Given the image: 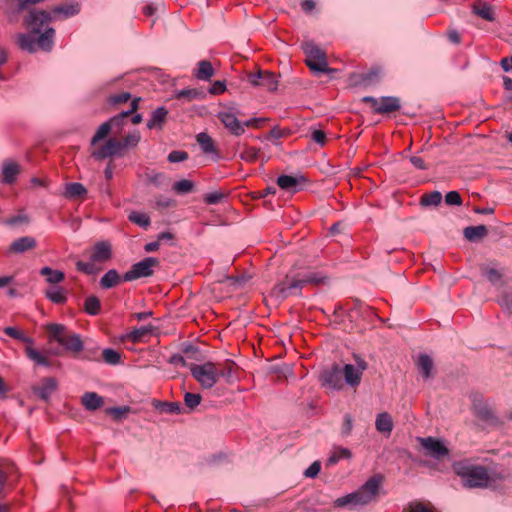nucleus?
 Segmentation results:
<instances>
[{"label":"nucleus","instance_id":"obj_1","mask_svg":"<svg viewBox=\"0 0 512 512\" xmlns=\"http://www.w3.org/2000/svg\"><path fill=\"white\" fill-rule=\"evenodd\" d=\"M52 11L31 10L24 22L30 29V33H22L18 35L17 43L19 47L29 53H33L38 49L50 51L54 44L55 30L48 27L52 21Z\"/></svg>","mask_w":512,"mask_h":512},{"label":"nucleus","instance_id":"obj_2","mask_svg":"<svg viewBox=\"0 0 512 512\" xmlns=\"http://www.w3.org/2000/svg\"><path fill=\"white\" fill-rule=\"evenodd\" d=\"M381 485V479L372 477L367 480L357 491L339 497L334 501L337 508L356 507L370 504L376 500Z\"/></svg>","mask_w":512,"mask_h":512},{"label":"nucleus","instance_id":"obj_3","mask_svg":"<svg viewBox=\"0 0 512 512\" xmlns=\"http://www.w3.org/2000/svg\"><path fill=\"white\" fill-rule=\"evenodd\" d=\"M48 334V341L57 342L66 352L75 355L83 351L84 344L79 334L69 332L63 324L50 323L45 326Z\"/></svg>","mask_w":512,"mask_h":512},{"label":"nucleus","instance_id":"obj_4","mask_svg":"<svg viewBox=\"0 0 512 512\" xmlns=\"http://www.w3.org/2000/svg\"><path fill=\"white\" fill-rule=\"evenodd\" d=\"M454 470L461 477L465 487L486 488L491 483L488 470L483 466L458 462L454 465Z\"/></svg>","mask_w":512,"mask_h":512},{"label":"nucleus","instance_id":"obj_5","mask_svg":"<svg viewBox=\"0 0 512 512\" xmlns=\"http://www.w3.org/2000/svg\"><path fill=\"white\" fill-rule=\"evenodd\" d=\"M191 375L204 389L212 388L220 377L217 365L207 361L201 365L191 364L189 366Z\"/></svg>","mask_w":512,"mask_h":512},{"label":"nucleus","instance_id":"obj_6","mask_svg":"<svg viewBox=\"0 0 512 512\" xmlns=\"http://www.w3.org/2000/svg\"><path fill=\"white\" fill-rule=\"evenodd\" d=\"M306 55L307 66L315 72L325 73L329 71L325 52L313 42H305L302 45Z\"/></svg>","mask_w":512,"mask_h":512},{"label":"nucleus","instance_id":"obj_7","mask_svg":"<svg viewBox=\"0 0 512 512\" xmlns=\"http://www.w3.org/2000/svg\"><path fill=\"white\" fill-rule=\"evenodd\" d=\"M159 260L155 257H146L143 260L133 264L123 275V281L130 282L140 278H146L153 275V268L159 266Z\"/></svg>","mask_w":512,"mask_h":512},{"label":"nucleus","instance_id":"obj_8","mask_svg":"<svg viewBox=\"0 0 512 512\" xmlns=\"http://www.w3.org/2000/svg\"><path fill=\"white\" fill-rule=\"evenodd\" d=\"M301 290L302 287L297 273L290 272L274 286L272 294L279 299H285L292 295H300Z\"/></svg>","mask_w":512,"mask_h":512},{"label":"nucleus","instance_id":"obj_9","mask_svg":"<svg viewBox=\"0 0 512 512\" xmlns=\"http://www.w3.org/2000/svg\"><path fill=\"white\" fill-rule=\"evenodd\" d=\"M417 440L424 449L425 454L432 458L442 459L449 454L448 448L444 445V443L441 440L437 438L419 437Z\"/></svg>","mask_w":512,"mask_h":512},{"label":"nucleus","instance_id":"obj_10","mask_svg":"<svg viewBox=\"0 0 512 512\" xmlns=\"http://www.w3.org/2000/svg\"><path fill=\"white\" fill-rule=\"evenodd\" d=\"M248 81L251 85L264 87L270 92L276 91L278 87L277 76L270 71L259 70L256 73H250Z\"/></svg>","mask_w":512,"mask_h":512},{"label":"nucleus","instance_id":"obj_11","mask_svg":"<svg viewBox=\"0 0 512 512\" xmlns=\"http://www.w3.org/2000/svg\"><path fill=\"white\" fill-rule=\"evenodd\" d=\"M320 380L323 385H326L332 389L339 390L343 387V373L338 365H333L330 368L325 369L321 375Z\"/></svg>","mask_w":512,"mask_h":512},{"label":"nucleus","instance_id":"obj_12","mask_svg":"<svg viewBox=\"0 0 512 512\" xmlns=\"http://www.w3.org/2000/svg\"><path fill=\"white\" fill-rule=\"evenodd\" d=\"M114 156H123L120 148V140L109 138L104 145L92 152V157L102 160Z\"/></svg>","mask_w":512,"mask_h":512},{"label":"nucleus","instance_id":"obj_13","mask_svg":"<svg viewBox=\"0 0 512 512\" xmlns=\"http://www.w3.org/2000/svg\"><path fill=\"white\" fill-rule=\"evenodd\" d=\"M217 118L224 125L229 132L235 136H240L245 132L243 123H241L235 114L230 111H221L218 113Z\"/></svg>","mask_w":512,"mask_h":512},{"label":"nucleus","instance_id":"obj_14","mask_svg":"<svg viewBox=\"0 0 512 512\" xmlns=\"http://www.w3.org/2000/svg\"><path fill=\"white\" fill-rule=\"evenodd\" d=\"M306 181L303 176L280 175L276 182L282 190L296 193L302 189Z\"/></svg>","mask_w":512,"mask_h":512},{"label":"nucleus","instance_id":"obj_15","mask_svg":"<svg viewBox=\"0 0 512 512\" xmlns=\"http://www.w3.org/2000/svg\"><path fill=\"white\" fill-rule=\"evenodd\" d=\"M366 369V363L361 362L359 368L352 364H346L342 370L345 382L351 387H356L360 384L363 371Z\"/></svg>","mask_w":512,"mask_h":512},{"label":"nucleus","instance_id":"obj_16","mask_svg":"<svg viewBox=\"0 0 512 512\" xmlns=\"http://www.w3.org/2000/svg\"><path fill=\"white\" fill-rule=\"evenodd\" d=\"M57 380L53 377L44 378L39 385L33 387V392L43 401H49L57 389Z\"/></svg>","mask_w":512,"mask_h":512},{"label":"nucleus","instance_id":"obj_17","mask_svg":"<svg viewBox=\"0 0 512 512\" xmlns=\"http://www.w3.org/2000/svg\"><path fill=\"white\" fill-rule=\"evenodd\" d=\"M37 246V242L32 236H24L14 240L8 249L9 253L21 254L29 250L34 249Z\"/></svg>","mask_w":512,"mask_h":512},{"label":"nucleus","instance_id":"obj_18","mask_svg":"<svg viewBox=\"0 0 512 512\" xmlns=\"http://www.w3.org/2000/svg\"><path fill=\"white\" fill-rule=\"evenodd\" d=\"M401 108V102L398 97L385 96L379 99V105L375 108L377 114H389L396 112Z\"/></svg>","mask_w":512,"mask_h":512},{"label":"nucleus","instance_id":"obj_19","mask_svg":"<svg viewBox=\"0 0 512 512\" xmlns=\"http://www.w3.org/2000/svg\"><path fill=\"white\" fill-rule=\"evenodd\" d=\"M168 110L164 106L158 107L151 114L150 119L147 121V128L150 130H162L166 123Z\"/></svg>","mask_w":512,"mask_h":512},{"label":"nucleus","instance_id":"obj_20","mask_svg":"<svg viewBox=\"0 0 512 512\" xmlns=\"http://www.w3.org/2000/svg\"><path fill=\"white\" fill-rule=\"evenodd\" d=\"M221 377H224L228 383H232L235 379H237V364L230 359H226L222 363L216 364Z\"/></svg>","mask_w":512,"mask_h":512},{"label":"nucleus","instance_id":"obj_21","mask_svg":"<svg viewBox=\"0 0 512 512\" xmlns=\"http://www.w3.org/2000/svg\"><path fill=\"white\" fill-rule=\"evenodd\" d=\"M472 11L477 16L484 20L493 22L495 20V13L493 7L484 1L478 0L472 4Z\"/></svg>","mask_w":512,"mask_h":512},{"label":"nucleus","instance_id":"obj_22","mask_svg":"<svg viewBox=\"0 0 512 512\" xmlns=\"http://www.w3.org/2000/svg\"><path fill=\"white\" fill-rule=\"evenodd\" d=\"M111 246L108 242H98L90 256L93 262H105L111 258Z\"/></svg>","mask_w":512,"mask_h":512},{"label":"nucleus","instance_id":"obj_23","mask_svg":"<svg viewBox=\"0 0 512 512\" xmlns=\"http://www.w3.org/2000/svg\"><path fill=\"white\" fill-rule=\"evenodd\" d=\"M20 172L19 165L14 161H6L2 167V178L6 184L15 182L17 175Z\"/></svg>","mask_w":512,"mask_h":512},{"label":"nucleus","instance_id":"obj_24","mask_svg":"<svg viewBox=\"0 0 512 512\" xmlns=\"http://www.w3.org/2000/svg\"><path fill=\"white\" fill-rule=\"evenodd\" d=\"M417 368L424 379H429L432 376L434 363L432 358L427 354H420L416 362Z\"/></svg>","mask_w":512,"mask_h":512},{"label":"nucleus","instance_id":"obj_25","mask_svg":"<svg viewBox=\"0 0 512 512\" xmlns=\"http://www.w3.org/2000/svg\"><path fill=\"white\" fill-rule=\"evenodd\" d=\"M488 234V229L485 225L468 226L464 228L463 235L470 242L481 240Z\"/></svg>","mask_w":512,"mask_h":512},{"label":"nucleus","instance_id":"obj_26","mask_svg":"<svg viewBox=\"0 0 512 512\" xmlns=\"http://www.w3.org/2000/svg\"><path fill=\"white\" fill-rule=\"evenodd\" d=\"M297 276L299 278L300 285L302 288L306 285H318L322 283L325 279V277L322 276L320 273L314 271L298 272Z\"/></svg>","mask_w":512,"mask_h":512},{"label":"nucleus","instance_id":"obj_27","mask_svg":"<svg viewBox=\"0 0 512 512\" xmlns=\"http://www.w3.org/2000/svg\"><path fill=\"white\" fill-rule=\"evenodd\" d=\"M140 101H141L140 97H136V98L132 99V101L130 103L129 110L123 111V112L119 113L118 115L110 118L108 120V122H110L111 127L121 126L125 118H127L128 116H130L131 114H133L134 112H136L138 110Z\"/></svg>","mask_w":512,"mask_h":512},{"label":"nucleus","instance_id":"obj_28","mask_svg":"<svg viewBox=\"0 0 512 512\" xmlns=\"http://www.w3.org/2000/svg\"><path fill=\"white\" fill-rule=\"evenodd\" d=\"M121 280L123 277L121 278L117 270L110 269L101 277L99 284L103 289H110L119 285Z\"/></svg>","mask_w":512,"mask_h":512},{"label":"nucleus","instance_id":"obj_29","mask_svg":"<svg viewBox=\"0 0 512 512\" xmlns=\"http://www.w3.org/2000/svg\"><path fill=\"white\" fill-rule=\"evenodd\" d=\"M153 331V326H141L140 328H134L132 331L124 335L121 339L123 341H131L132 343H138L142 341V339L151 334Z\"/></svg>","mask_w":512,"mask_h":512},{"label":"nucleus","instance_id":"obj_30","mask_svg":"<svg viewBox=\"0 0 512 512\" xmlns=\"http://www.w3.org/2000/svg\"><path fill=\"white\" fill-rule=\"evenodd\" d=\"M81 402L87 410L94 411L102 407L103 398L95 392H86L82 396Z\"/></svg>","mask_w":512,"mask_h":512},{"label":"nucleus","instance_id":"obj_31","mask_svg":"<svg viewBox=\"0 0 512 512\" xmlns=\"http://www.w3.org/2000/svg\"><path fill=\"white\" fill-rule=\"evenodd\" d=\"M25 353H26V356L31 361H33L36 365L44 366V367L52 366V361L47 356H45L44 354H42L41 352H39L32 346H26Z\"/></svg>","mask_w":512,"mask_h":512},{"label":"nucleus","instance_id":"obj_32","mask_svg":"<svg viewBox=\"0 0 512 512\" xmlns=\"http://www.w3.org/2000/svg\"><path fill=\"white\" fill-rule=\"evenodd\" d=\"M376 430L381 433L390 434L393 429V420L389 413L382 412L377 415L375 421Z\"/></svg>","mask_w":512,"mask_h":512},{"label":"nucleus","instance_id":"obj_33","mask_svg":"<svg viewBox=\"0 0 512 512\" xmlns=\"http://www.w3.org/2000/svg\"><path fill=\"white\" fill-rule=\"evenodd\" d=\"M402 512H438L430 503L420 500L410 501L402 510Z\"/></svg>","mask_w":512,"mask_h":512},{"label":"nucleus","instance_id":"obj_34","mask_svg":"<svg viewBox=\"0 0 512 512\" xmlns=\"http://www.w3.org/2000/svg\"><path fill=\"white\" fill-rule=\"evenodd\" d=\"M214 75V68L211 62L202 60L198 63V68L194 73V76L198 80L208 81Z\"/></svg>","mask_w":512,"mask_h":512},{"label":"nucleus","instance_id":"obj_35","mask_svg":"<svg viewBox=\"0 0 512 512\" xmlns=\"http://www.w3.org/2000/svg\"><path fill=\"white\" fill-rule=\"evenodd\" d=\"M87 189L83 184L78 182L68 183L65 187L64 195L68 199H75L85 196Z\"/></svg>","mask_w":512,"mask_h":512},{"label":"nucleus","instance_id":"obj_36","mask_svg":"<svg viewBox=\"0 0 512 512\" xmlns=\"http://www.w3.org/2000/svg\"><path fill=\"white\" fill-rule=\"evenodd\" d=\"M196 141L205 154H212V153L216 152L214 140L207 133H205V132L199 133L196 136Z\"/></svg>","mask_w":512,"mask_h":512},{"label":"nucleus","instance_id":"obj_37","mask_svg":"<svg viewBox=\"0 0 512 512\" xmlns=\"http://www.w3.org/2000/svg\"><path fill=\"white\" fill-rule=\"evenodd\" d=\"M3 332L13 338V339H16L18 341H21L23 343H26L27 346H33L34 344V340L29 337L28 335H26L22 330L16 328V327H11V326H8V327H5L3 329Z\"/></svg>","mask_w":512,"mask_h":512},{"label":"nucleus","instance_id":"obj_38","mask_svg":"<svg viewBox=\"0 0 512 512\" xmlns=\"http://www.w3.org/2000/svg\"><path fill=\"white\" fill-rule=\"evenodd\" d=\"M40 274L46 276V281L50 284H58L65 278V274L62 271L53 270L48 266L41 268Z\"/></svg>","mask_w":512,"mask_h":512},{"label":"nucleus","instance_id":"obj_39","mask_svg":"<svg viewBox=\"0 0 512 512\" xmlns=\"http://www.w3.org/2000/svg\"><path fill=\"white\" fill-rule=\"evenodd\" d=\"M204 97V93L198 89L190 88L183 89L175 94V98L178 100H183L184 102H190L194 99H201Z\"/></svg>","mask_w":512,"mask_h":512},{"label":"nucleus","instance_id":"obj_40","mask_svg":"<svg viewBox=\"0 0 512 512\" xmlns=\"http://www.w3.org/2000/svg\"><path fill=\"white\" fill-rule=\"evenodd\" d=\"M101 309V302L94 295L88 296L84 301V311L92 316L98 315Z\"/></svg>","mask_w":512,"mask_h":512},{"label":"nucleus","instance_id":"obj_41","mask_svg":"<svg viewBox=\"0 0 512 512\" xmlns=\"http://www.w3.org/2000/svg\"><path fill=\"white\" fill-rule=\"evenodd\" d=\"M52 14L54 17L57 15H64V17H70L74 16L79 13L80 8L78 4H69V5H62V6H56L52 10Z\"/></svg>","mask_w":512,"mask_h":512},{"label":"nucleus","instance_id":"obj_42","mask_svg":"<svg viewBox=\"0 0 512 512\" xmlns=\"http://www.w3.org/2000/svg\"><path fill=\"white\" fill-rule=\"evenodd\" d=\"M141 140V135L138 131L128 134L120 141V148L124 154V150L129 148H135Z\"/></svg>","mask_w":512,"mask_h":512},{"label":"nucleus","instance_id":"obj_43","mask_svg":"<svg viewBox=\"0 0 512 512\" xmlns=\"http://www.w3.org/2000/svg\"><path fill=\"white\" fill-rule=\"evenodd\" d=\"M145 179L148 183L155 187H162L165 180V175L154 169H147L144 173Z\"/></svg>","mask_w":512,"mask_h":512},{"label":"nucleus","instance_id":"obj_44","mask_svg":"<svg viewBox=\"0 0 512 512\" xmlns=\"http://www.w3.org/2000/svg\"><path fill=\"white\" fill-rule=\"evenodd\" d=\"M45 295L55 304H64L67 301V296L64 290L59 287L48 289Z\"/></svg>","mask_w":512,"mask_h":512},{"label":"nucleus","instance_id":"obj_45","mask_svg":"<svg viewBox=\"0 0 512 512\" xmlns=\"http://www.w3.org/2000/svg\"><path fill=\"white\" fill-rule=\"evenodd\" d=\"M260 155V149L248 145H243V149L240 153V158L248 163L257 161Z\"/></svg>","mask_w":512,"mask_h":512},{"label":"nucleus","instance_id":"obj_46","mask_svg":"<svg viewBox=\"0 0 512 512\" xmlns=\"http://www.w3.org/2000/svg\"><path fill=\"white\" fill-rule=\"evenodd\" d=\"M155 408L167 414H180L182 410L179 402H157Z\"/></svg>","mask_w":512,"mask_h":512},{"label":"nucleus","instance_id":"obj_47","mask_svg":"<svg viewBox=\"0 0 512 512\" xmlns=\"http://www.w3.org/2000/svg\"><path fill=\"white\" fill-rule=\"evenodd\" d=\"M128 219L142 227V228H148L151 224V220H150V217L146 214V213H142V212H137V211H132L129 216H128Z\"/></svg>","mask_w":512,"mask_h":512},{"label":"nucleus","instance_id":"obj_48","mask_svg":"<svg viewBox=\"0 0 512 512\" xmlns=\"http://www.w3.org/2000/svg\"><path fill=\"white\" fill-rule=\"evenodd\" d=\"M442 195L439 191L423 194L420 199L422 206H437L441 203Z\"/></svg>","mask_w":512,"mask_h":512},{"label":"nucleus","instance_id":"obj_49","mask_svg":"<svg viewBox=\"0 0 512 512\" xmlns=\"http://www.w3.org/2000/svg\"><path fill=\"white\" fill-rule=\"evenodd\" d=\"M102 357L104 362L109 365H118L121 363V354L112 348L104 349Z\"/></svg>","mask_w":512,"mask_h":512},{"label":"nucleus","instance_id":"obj_50","mask_svg":"<svg viewBox=\"0 0 512 512\" xmlns=\"http://www.w3.org/2000/svg\"><path fill=\"white\" fill-rule=\"evenodd\" d=\"M111 129L112 127L110 125V122L106 121L103 124H101L91 139V145H95L99 141L106 138L109 135Z\"/></svg>","mask_w":512,"mask_h":512},{"label":"nucleus","instance_id":"obj_51","mask_svg":"<svg viewBox=\"0 0 512 512\" xmlns=\"http://www.w3.org/2000/svg\"><path fill=\"white\" fill-rule=\"evenodd\" d=\"M194 183L190 180L183 179L173 185V190L178 194H186L193 191Z\"/></svg>","mask_w":512,"mask_h":512},{"label":"nucleus","instance_id":"obj_52","mask_svg":"<svg viewBox=\"0 0 512 512\" xmlns=\"http://www.w3.org/2000/svg\"><path fill=\"white\" fill-rule=\"evenodd\" d=\"M351 452L347 448H337L333 454L328 458L327 464L328 465H334L336 464L340 459L344 458H350Z\"/></svg>","mask_w":512,"mask_h":512},{"label":"nucleus","instance_id":"obj_53","mask_svg":"<svg viewBox=\"0 0 512 512\" xmlns=\"http://www.w3.org/2000/svg\"><path fill=\"white\" fill-rule=\"evenodd\" d=\"M202 397L198 393L186 392L184 395V403L189 409L196 408L201 403Z\"/></svg>","mask_w":512,"mask_h":512},{"label":"nucleus","instance_id":"obj_54","mask_svg":"<svg viewBox=\"0 0 512 512\" xmlns=\"http://www.w3.org/2000/svg\"><path fill=\"white\" fill-rule=\"evenodd\" d=\"M381 68H372L369 72L361 75V81L365 84H370L374 81H378L381 76Z\"/></svg>","mask_w":512,"mask_h":512},{"label":"nucleus","instance_id":"obj_55","mask_svg":"<svg viewBox=\"0 0 512 512\" xmlns=\"http://www.w3.org/2000/svg\"><path fill=\"white\" fill-rule=\"evenodd\" d=\"M132 97L131 93L129 92H121L119 94L110 95L108 98V103L110 105L116 106L122 103L127 102Z\"/></svg>","mask_w":512,"mask_h":512},{"label":"nucleus","instance_id":"obj_56","mask_svg":"<svg viewBox=\"0 0 512 512\" xmlns=\"http://www.w3.org/2000/svg\"><path fill=\"white\" fill-rule=\"evenodd\" d=\"M3 223L7 226H17L20 224L29 223V217L26 214H18L9 219L3 221Z\"/></svg>","mask_w":512,"mask_h":512},{"label":"nucleus","instance_id":"obj_57","mask_svg":"<svg viewBox=\"0 0 512 512\" xmlns=\"http://www.w3.org/2000/svg\"><path fill=\"white\" fill-rule=\"evenodd\" d=\"M76 269L79 272H82L87 275H92L96 273V268L93 263L83 262V261H77L76 262Z\"/></svg>","mask_w":512,"mask_h":512},{"label":"nucleus","instance_id":"obj_58","mask_svg":"<svg viewBox=\"0 0 512 512\" xmlns=\"http://www.w3.org/2000/svg\"><path fill=\"white\" fill-rule=\"evenodd\" d=\"M188 159V153L185 151L174 150L169 153L168 161L171 163H179Z\"/></svg>","mask_w":512,"mask_h":512},{"label":"nucleus","instance_id":"obj_59","mask_svg":"<svg viewBox=\"0 0 512 512\" xmlns=\"http://www.w3.org/2000/svg\"><path fill=\"white\" fill-rule=\"evenodd\" d=\"M445 202L447 205L460 206L462 204V198L459 192L450 191L445 195Z\"/></svg>","mask_w":512,"mask_h":512},{"label":"nucleus","instance_id":"obj_60","mask_svg":"<svg viewBox=\"0 0 512 512\" xmlns=\"http://www.w3.org/2000/svg\"><path fill=\"white\" fill-rule=\"evenodd\" d=\"M483 274L493 284L497 283L501 279V277H502L500 272H498L494 268H485V269H483Z\"/></svg>","mask_w":512,"mask_h":512},{"label":"nucleus","instance_id":"obj_61","mask_svg":"<svg viewBox=\"0 0 512 512\" xmlns=\"http://www.w3.org/2000/svg\"><path fill=\"white\" fill-rule=\"evenodd\" d=\"M353 428V419L350 414H345L344 421L342 425L341 433L343 436H348L351 434Z\"/></svg>","mask_w":512,"mask_h":512},{"label":"nucleus","instance_id":"obj_62","mask_svg":"<svg viewBox=\"0 0 512 512\" xmlns=\"http://www.w3.org/2000/svg\"><path fill=\"white\" fill-rule=\"evenodd\" d=\"M321 469V464L319 461L313 462L304 472V475L307 478H315Z\"/></svg>","mask_w":512,"mask_h":512},{"label":"nucleus","instance_id":"obj_63","mask_svg":"<svg viewBox=\"0 0 512 512\" xmlns=\"http://www.w3.org/2000/svg\"><path fill=\"white\" fill-rule=\"evenodd\" d=\"M223 198V193L221 192H213L209 193L204 197V201L209 205L218 204Z\"/></svg>","mask_w":512,"mask_h":512},{"label":"nucleus","instance_id":"obj_64","mask_svg":"<svg viewBox=\"0 0 512 512\" xmlns=\"http://www.w3.org/2000/svg\"><path fill=\"white\" fill-rule=\"evenodd\" d=\"M226 90V85L224 81H215L212 86L209 88V92L212 95L222 94Z\"/></svg>","mask_w":512,"mask_h":512}]
</instances>
